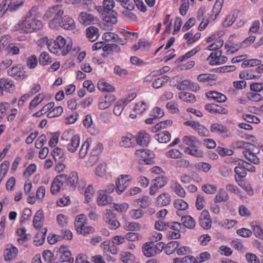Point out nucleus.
I'll return each instance as SVG.
<instances>
[{"label": "nucleus", "mask_w": 263, "mask_h": 263, "mask_svg": "<svg viewBox=\"0 0 263 263\" xmlns=\"http://www.w3.org/2000/svg\"><path fill=\"white\" fill-rule=\"evenodd\" d=\"M37 10L38 7L33 6L27 12L22 21L15 25V30L25 33H32L41 30L43 25L42 21L38 19Z\"/></svg>", "instance_id": "f257e3e1"}, {"label": "nucleus", "mask_w": 263, "mask_h": 263, "mask_svg": "<svg viewBox=\"0 0 263 263\" xmlns=\"http://www.w3.org/2000/svg\"><path fill=\"white\" fill-rule=\"evenodd\" d=\"M39 42L40 43L46 44L49 50L55 54L66 55L71 49L72 42L71 40L67 42L62 36L59 35L55 40L48 39L47 37L41 38Z\"/></svg>", "instance_id": "f03ea898"}, {"label": "nucleus", "mask_w": 263, "mask_h": 263, "mask_svg": "<svg viewBox=\"0 0 263 263\" xmlns=\"http://www.w3.org/2000/svg\"><path fill=\"white\" fill-rule=\"evenodd\" d=\"M64 14V11L60 6L56 5L49 8L44 14L43 18L44 20L47 21L52 17L49 22V26L50 28L54 29L57 28L59 25L58 21H59L61 16Z\"/></svg>", "instance_id": "7ed1b4c3"}, {"label": "nucleus", "mask_w": 263, "mask_h": 263, "mask_svg": "<svg viewBox=\"0 0 263 263\" xmlns=\"http://www.w3.org/2000/svg\"><path fill=\"white\" fill-rule=\"evenodd\" d=\"M164 243L159 242L155 244L153 242L146 243L142 247V251L145 256L148 257L160 254L164 249Z\"/></svg>", "instance_id": "20e7f679"}, {"label": "nucleus", "mask_w": 263, "mask_h": 263, "mask_svg": "<svg viewBox=\"0 0 263 263\" xmlns=\"http://www.w3.org/2000/svg\"><path fill=\"white\" fill-rule=\"evenodd\" d=\"M68 132L64 133L62 136V140L66 141L64 146H66L67 149L71 153H74L77 151L80 145V137L78 135H76L72 136L68 140Z\"/></svg>", "instance_id": "39448f33"}, {"label": "nucleus", "mask_w": 263, "mask_h": 263, "mask_svg": "<svg viewBox=\"0 0 263 263\" xmlns=\"http://www.w3.org/2000/svg\"><path fill=\"white\" fill-rule=\"evenodd\" d=\"M259 153L258 148L254 144H253V147L251 146L247 151H243L242 152L245 158L249 161L254 164H258L259 163V159L257 156Z\"/></svg>", "instance_id": "423d86ee"}, {"label": "nucleus", "mask_w": 263, "mask_h": 263, "mask_svg": "<svg viewBox=\"0 0 263 263\" xmlns=\"http://www.w3.org/2000/svg\"><path fill=\"white\" fill-rule=\"evenodd\" d=\"M131 178L128 175H121L116 181L115 190L118 194L123 193L129 185Z\"/></svg>", "instance_id": "0eeeda50"}, {"label": "nucleus", "mask_w": 263, "mask_h": 263, "mask_svg": "<svg viewBox=\"0 0 263 263\" xmlns=\"http://www.w3.org/2000/svg\"><path fill=\"white\" fill-rule=\"evenodd\" d=\"M65 180L66 179L64 174L57 176L54 179L51 185L50 191L51 194H56L61 190H64L65 186L64 184V182Z\"/></svg>", "instance_id": "6e6552de"}, {"label": "nucleus", "mask_w": 263, "mask_h": 263, "mask_svg": "<svg viewBox=\"0 0 263 263\" xmlns=\"http://www.w3.org/2000/svg\"><path fill=\"white\" fill-rule=\"evenodd\" d=\"M135 154L137 157H141L146 164L151 165L154 163L155 155L153 152L148 149H138L136 151Z\"/></svg>", "instance_id": "1a4fd4ad"}, {"label": "nucleus", "mask_w": 263, "mask_h": 263, "mask_svg": "<svg viewBox=\"0 0 263 263\" xmlns=\"http://www.w3.org/2000/svg\"><path fill=\"white\" fill-rule=\"evenodd\" d=\"M15 89V86L13 81L8 78H2L0 79V96L4 95V91L12 93Z\"/></svg>", "instance_id": "9d476101"}, {"label": "nucleus", "mask_w": 263, "mask_h": 263, "mask_svg": "<svg viewBox=\"0 0 263 263\" xmlns=\"http://www.w3.org/2000/svg\"><path fill=\"white\" fill-rule=\"evenodd\" d=\"M8 74L18 81H22L27 76L24 68L20 66H14L8 69Z\"/></svg>", "instance_id": "9b49d317"}, {"label": "nucleus", "mask_w": 263, "mask_h": 263, "mask_svg": "<svg viewBox=\"0 0 263 263\" xmlns=\"http://www.w3.org/2000/svg\"><path fill=\"white\" fill-rule=\"evenodd\" d=\"M57 22L59 24L57 26V28L59 27L66 30H73L75 28V23L73 20L67 15L61 16L59 21Z\"/></svg>", "instance_id": "f8f14e48"}, {"label": "nucleus", "mask_w": 263, "mask_h": 263, "mask_svg": "<svg viewBox=\"0 0 263 263\" xmlns=\"http://www.w3.org/2000/svg\"><path fill=\"white\" fill-rule=\"evenodd\" d=\"M116 100L114 95L108 94L99 99L98 107L100 109H105L109 107Z\"/></svg>", "instance_id": "ddd939ff"}, {"label": "nucleus", "mask_w": 263, "mask_h": 263, "mask_svg": "<svg viewBox=\"0 0 263 263\" xmlns=\"http://www.w3.org/2000/svg\"><path fill=\"white\" fill-rule=\"evenodd\" d=\"M23 3L22 1L21 3H18L15 0H3L0 5V8L5 12L8 10L13 12L16 10Z\"/></svg>", "instance_id": "4468645a"}, {"label": "nucleus", "mask_w": 263, "mask_h": 263, "mask_svg": "<svg viewBox=\"0 0 263 263\" xmlns=\"http://www.w3.org/2000/svg\"><path fill=\"white\" fill-rule=\"evenodd\" d=\"M66 180L64 182V184L66 187V185H69L71 190H74L78 182V175L76 172H71L69 175H64Z\"/></svg>", "instance_id": "2eb2a0df"}, {"label": "nucleus", "mask_w": 263, "mask_h": 263, "mask_svg": "<svg viewBox=\"0 0 263 263\" xmlns=\"http://www.w3.org/2000/svg\"><path fill=\"white\" fill-rule=\"evenodd\" d=\"M59 253L60 254V261L61 262H73V258L71 256V252L67 250L66 247L62 246L59 249Z\"/></svg>", "instance_id": "dca6fc26"}, {"label": "nucleus", "mask_w": 263, "mask_h": 263, "mask_svg": "<svg viewBox=\"0 0 263 263\" xmlns=\"http://www.w3.org/2000/svg\"><path fill=\"white\" fill-rule=\"evenodd\" d=\"M171 196L168 193L164 192L159 195L156 198V203L158 206H164L171 202Z\"/></svg>", "instance_id": "f3484780"}, {"label": "nucleus", "mask_w": 263, "mask_h": 263, "mask_svg": "<svg viewBox=\"0 0 263 263\" xmlns=\"http://www.w3.org/2000/svg\"><path fill=\"white\" fill-rule=\"evenodd\" d=\"M183 124L196 130L201 136H204L205 133L206 132V129L198 122L193 120L187 121L184 122Z\"/></svg>", "instance_id": "a211bd4d"}, {"label": "nucleus", "mask_w": 263, "mask_h": 263, "mask_svg": "<svg viewBox=\"0 0 263 263\" xmlns=\"http://www.w3.org/2000/svg\"><path fill=\"white\" fill-rule=\"evenodd\" d=\"M205 109L212 114H227L228 110L226 108L217 104L210 103L205 106Z\"/></svg>", "instance_id": "6ab92c4d"}, {"label": "nucleus", "mask_w": 263, "mask_h": 263, "mask_svg": "<svg viewBox=\"0 0 263 263\" xmlns=\"http://www.w3.org/2000/svg\"><path fill=\"white\" fill-rule=\"evenodd\" d=\"M106 13V15L103 19L104 25L110 27L117 23L118 14L116 11H111Z\"/></svg>", "instance_id": "aec40b11"}, {"label": "nucleus", "mask_w": 263, "mask_h": 263, "mask_svg": "<svg viewBox=\"0 0 263 263\" xmlns=\"http://www.w3.org/2000/svg\"><path fill=\"white\" fill-rule=\"evenodd\" d=\"M112 201V197L108 195L105 191H102L100 192L97 198L98 204L100 206L109 204L111 203Z\"/></svg>", "instance_id": "412c9836"}, {"label": "nucleus", "mask_w": 263, "mask_h": 263, "mask_svg": "<svg viewBox=\"0 0 263 263\" xmlns=\"http://www.w3.org/2000/svg\"><path fill=\"white\" fill-rule=\"evenodd\" d=\"M78 20L81 24L87 26L92 23L95 21V18L90 14L82 12L80 13Z\"/></svg>", "instance_id": "4be33fe9"}, {"label": "nucleus", "mask_w": 263, "mask_h": 263, "mask_svg": "<svg viewBox=\"0 0 263 263\" xmlns=\"http://www.w3.org/2000/svg\"><path fill=\"white\" fill-rule=\"evenodd\" d=\"M206 97L209 99H212L214 101L222 103L224 102L227 100L225 95L217 91H211L206 93Z\"/></svg>", "instance_id": "5701e85b"}, {"label": "nucleus", "mask_w": 263, "mask_h": 263, "mask_svg": "<svg viewBox=\"0 0 263 263\" xmlns=\"http://www.w3.org/2000/svg\"><path fill=\"white\" fill-rule=\"evenodd\" d=\"M44 219V213L41 210H38L33 218V224L34 227L36 229L41 228L43 225Z\"/></svg>", "instance_id": "b1692460"}, {"label": "nucleus", "mask_w": 263, "mask_h": 263, "mask_svg": "<svg viewBox=\"0 0 263 263\" xmlns=\"http://www.w3.org/2000/svg\"><path fill=\"white\" fill-rule=\"evenodd\" d=\"M136 140L139 145L146 146L149 142V136L145 132H140L138 134Z\"/></svg>", "instance_id": "393cba45"}, {"label": "nucleus", "mask_w": 263, "mask_h": 263, "mask_svg": "<svg viewBox=\"0 0 263 263\" xmlns=\"http://www.w3.org/2000/svg\"><path fill=\"white\" fill-rule=\"evenodd\" d=\"M182 141L187 145L192 147H197L201 145V142L193 136H185L182 138Z\"/></svg>", "instance_id": "a878e982"}, {"label": "nucleus", "mask_w": 263, "mask_h": 263, "mask_svg": "<svg viewBox=\"0 0 263 263\" xmlns=\"http://www.w3.org/2000/svg\"><path fill=\"white\" fill-rule=\"evenodd\" d=\"M18 253L17 249L11 245L9 248H7L4 251V256L6 260H10L15 258Z\"/></svg>", "instance_id": "bb28decb"}, {"label": "nucleus", "mask_w": 263, "mask_h": 263, "mask_svg": "<svg viewBox=\"0 0 263 263\" xmlns=\"http://www.w3.org/2000/svg\"><path fill=\"white\" fill-rule=\"evenodd\" d=\"M171 134L166 130L160 132L155 135V139L162 143L168 142L171 140Z\"/></svg>", "instance_id": "cd10ccee"}, {"label": "nucleus", "mask_w": 263, "mask_h": 263, "mask_svg": "<svg viewBox=\"0 0 263 263\" xmlns=\"http://www.w3.org/2000/svg\"><path fill=\"white\" fill-rule=\"evenodd\" d=\"M173 204L174 207L178 210L176 214L178 216H180V212L181 211H184L189 207L188 203L181 199H176Z\"/></svg>", "instance_id": "c85d7f7f"}, {"label": "nucleus", "mask_w": 263, "mask_h": 263, "mask_svg": "<svg viewBox=\"0 0 263 263\" xmlns=\"http://www.w3.org/2000/svg\"><path fill=\"white\" fill-rule=\"evenodd\" d=\"M86 34L90 42H93L96 41L99 36V29L94 26H90L86 29Z\"/></svg>", "instance_id": "c756f323"}, {"label": "nucleus", "mask_w": 263, "mask_h": 263, "mask_svg": "<svg viewBox=\"0 0 263 263\" xmlns=\"http://www.w3.org/2000/svg\"><path fill=\"white\" fill-rule=\"evenodd\" d=\"M86 217L84 215L81 214L77 216L74 221V227L77 233L80 230H82L83 227H84L86 223Z\"/></svg>", "instance_id": "7c9ffc66"}, {"label": "nucleus", "mask_w": 263, "mask_h": 263, "mask_svg": "<svg viewBox=\"0 0 263 263\" xmlns=\"http://www.w3.org/2000/svg\"><path fill=\"white\" fill-rule=\"evenodd\" d=\"M228 199L229 196L228 193L223 189H221L216 195L214 199V201L215 203H219L227 201Z\"/></svg>", "instance_id": "2f4dec72"}, {"label": "nucleus", "mask_w": 263, "mask_h": 263, "mask_svg": "<svg viewBox=\"0 0 263 263\" xmlns=\"http://www.w3.org/2000/svg\"><path fill=\"white\" fill-rule=\"evenodd\" d=\"M179 246L178 241H172L168 242L166 246H164V252L167 255L173 254Z\"/></svg>", "instance_id": "473e14b6"}, {"label": "nucleus", "mask_w": 263, "mask_h": 263, "mask_svg": "<svg viewBox=\"0 0 263 263\" xmlns=\"http://www.w3.org/2000/svg\"><path fill=\"white\" fill-rule=\"evenodd\" d=\"M97 86L98 89L103 92H114L115 90L114 86L103 80L99 81Z\"/></svg>", "instance_id": "72a5a7b5"}, {"label": "nucleus", "mask_w": 263, "mask_h": 263, "mask_svg": "<svg viewBox=\"0 0 263 263\" xmlns=\"http://www.w3.org/2000/svg\"><path fill=\"white\" fill-rule=\"evenodd\" d=\"M210 130L212 133L222 134L228 132L227 127L218 123H214L211 125Z\"/></svg>", "instance_id": "f704fd0d"}, {"label": "nucleus", "mask_w": 263, "mask_h": 263, "mask_svg": "<svg viewBox=\"0 0 263 263\" xmlns=\"http://www.w3.org/2000/svg\"><path fill=\"white\" fill-rule=\"evenodd\" d=\"M181 222L183 226L188 229H193L196 226L195 220L192 217L189 215L182 217Z\"/></svg>", "instance_id": "c9c22d12"}, {"label": "nucleus", "mask_w": 263, "mask_h": 263, "mask_svg": "<svg viewBox=\"0 0 263 263\" xmlns=\"http://www.w3.org/2000/svg\"><path fill=\"white\" fill-rule=\"evenodd\" d=\"M238 16V12L233 11L231 12L225 18L223 22V26L226 27L231 26L235 21Z\"/></svg>", "instance_id": "e433bc0d"}, {"label": "nucleus", "mask_w": 263, "mask_h": 263, "mask_svg": "<svg viewBox=\"0 0 263 263\" xmlns=\"http://www.w3.org/2000/svg\"><path fill=\"white\" fill-rule=\"evenodd\" d=\"M134 137L131 134H127L121 138L120 145L124 147H129L132 146Z\"/></svg>", "instance_id": "4c0bfd02"}, {"label": "nucleus", "mask_w": 263, "mask_h": 263, "mask_svg": "<svg viewBox=\"0 0 263 263\" xmlns=\"http://www.w3.org/2000/svg\"><path fill=\"white\" fill-rule=\"evenodd\" d=\"M169 79V77L164 75L156 79L153 83L152 86L155 89H158L165 84Z\"/></svg>", "instance_id": "58836bf2"}, {"label": "nucleus", "mask_w": 263, "mask_h": 263, "mask_svg": "<svg viewBox=\"0 0 263 263\" xmlns=\"http://www.w3.org/2000/svg\"><path fill=\"white\" fill-rule=\"evenodd\" d=\"M123 227L125 230L130 231H139L141 228V225L139 223L130 221H126Z\"/></svg>", "instance_id": "ea45409f"}, {"label": "nucleus", "mask_w": 263, "mask_h": 263, "mask_svg": "<svg viewBox=\"0 0 263 263\" xmlns=\"http://www.w3.org/2000/svg\"><path fill=\"white\" fill-rule=\"evenodd\" d=\"M222 53V52L221 50H217L214 52H212L207 58V60L209 61V64L211 65H217V64H214V63H218L219 60L218 59Z\"/></svg>", "instance_id": "a19ab883"}, {"label": "nucleus", "mask_w": 263, "mask_h": 263, "mask_svg": "<svg viewBox=\"0 0 263 263\" xmlns=\"http://www.w3.org/2000/svg\"><path fill=\"white\" fill-rule=\"evenodd\" d=\"M172 190L179 196L184 197L186 195V192L183 187L178 182L175 181L172 186Z\"/></svg>", "instance_id": "79ce46f5"}, {"label": "nucleus", "mask_w": 263, "mask_h": 263, "mask_svg": "<svg viewBox=\"0 0 263 263\" xmlns=\"http://www.w3.org/2000/svg\"><path fill=\"white\" fill-rule=\"evenodd\" d=\"M233 148H241L243 151H247L251 146L253 147V144L243 141H236L232 143Z\"/></svg>", "instance_id": "37998d69"}, {"label": "nucleus", "mask_w": 263, "mask_h": 263, "mask_svg": "<svg viewBox=\"0 0 263 263\" xmlns=\"http://www.w3.org/2000/svg\"><path fill=\"white\" fill-rule=\"evenodd\" d=\"M179 99L186 102L193 103L196 101V98L194 95L187 92H183L179 94Z\"/></svg>", "instance_id": "c03bdc74"}, {"label": "nucleus", "mask_w": 263, "mask_h": 263, "mask_svg": "<svg viewBox=\"0 0 263 263\" xmlns=\"http://www.w3.org/2000/svg\"><path fill=\"white\" fill-rule=\"evenodd\" d=\"M39 62L40 64L46 66L51 63L52 61L49 54L46 52H42L40 55Z\"/></svg>", "instance_id": "a18cd8bd"}, {"label": "nucleus", "mask_w": 263, "mask_h": 263, "mask_svg": "<svg viewBox=\"0 0 263 263\" xmlns=\"http://www.w3.org/2000/svg\"><path fill=\"white\" fill-rule=\"evenodd\" d=\"M92 8H96L99 13H106V9L104 8L103 5L102 6H96L91 0H87L86 3L84 4V8L90 10Z\"/></svg>", "instance_id": "49530a36"}, {"label": "nucleus", "mask_w": 263, "mask_h": 263, "mask_svg": "<svg viewBox=\"0 0 263 263\" xmlns=\"http://www.w3.org/2000/svg\"><path fill=\"white\" fill-rule=\"evenodd\" d=\"M46 232L47 229H43L41 232L37 233L34 239V242L36 243V245H41L44 242Z\"/></svg>", "instance_id": "de8ad7c7"}, {"label": "nucleus", "mask_w": 263, "mask_h": 263, "mask_svg": "<svg viewBox=\"0 0 263 263\" xmlns=\"http://www.w3.org/2000/svg\"><path fill=\"white\" fill-rule=\"evenodd\" d=\"M217 77L215 74L210 73H202L197 77V80L201 82H206L211 80H216Z\"/></svg>", "instance_id": "09e8293b"}, {"label": "nucleus", "mask_w": 263, "mask_h": 263, "mask_svg": "<svg viewBox=\"0 0 263 263\" xmlns=\"http://www.w3.org/2000/svg\"><path fill=\"white\" fill-rule=\"evenodd\" d=\"M90 140L87 139L82 145L79 151V157L83 158L87 154L88 148L90 146Z\"/></svg>", "instance_id": "8fccbe9b"}, {"label": "nucleus", "mask_w": 263, "mask_h": 263, "mask_svg": "<svg viewBox=\"0 0 263 263\" xmlns=\"http://www.w3.org/2000/svg\"><path fill=\"white\" fill-rule=\"evenodd\" d=\"M137 204L140 208L145 209L149 206L151 203V200L148 197L144 196L137 199L135 201Z\"/></svg>", "instance_id": "3c124183"}, {"label": "nucleus", "mask_w": 263, "mask_h": 263, "mask_svg": "<svg viewBox=\"0 0 263 263\" xmlns=\"http://www.w3.org/2000/svg\"><path fill=\"white\" fill-rule=\"evenodd\" d=\"M154 181L155 182L156 186L161 189L166 185L168 179L165 176H159L156 177Z\"/></svg>", "instance_id": "603ef678"}, {"label": "nucleus", "mask_w": 263, "mask_h": 263, "mask_svg": "<svg viewBox=\"0 0 263 263\" xmlns=\"http://www.w3.org/2000/svg\"><path fill=\"white\" fill-rule=\"evenodd\" d=\"M52 155L55 161L62 162L64 160V156L63 150L59 148H55L52 152Z\"/></svg>", "instance_id": "864d4df0"}, {"label": "nucleus", "mask_w": 263, "mask_h": 263, "mask_svg": "<svg viewBox=\"0 0 263 263\" xmlns=\"http://www.w3.org/2000/svg\"><path fill=\"white\" fill-rule=\"evenodd\" d=\"M202 190L206 194H214L217 192V189L216 185L210 184H204L201 187Z\"/></svg>", "instance_id": "5fc2aeb1"}, {"label": "nucleus", "mask_w": 263, "mask_h": 263, "mask_svg": "<svg viewBox=\"0 0 263 263\" xmlns=\"http://www.w3.org/2000/svg\"><path fill=\"white\" fill-rule=\"evenodd\" d=\"M121 259L124 263H133L134 256L129 252H124L121 254Z\"/></svg>", "instance_id": "6e6d98bb"}, {"label": "nucleus", "mask_w": 263, "mask_h": 263, "mask_svg": "<svg viewBox=\"0 0 263 263\" xmlns=\"http://www.w3.org/2000/svg\"><path fill=\"white\" fill-rule=\"evenodd\" d=\"M243 119L247 122L257 124L260 122L259 119L253 115L243 114L242 115Z\"/></svg>", "instance_id": "4d7b16f0"}, {"label": "nucleus", "mask_w": 263, "mask_h": 263, "mask_svg": "<svg viewBox=\"0 0 263 263\" xmlns=\"http://www.w3.org/2000/svg\"><path fill=\"white\" fill-rule=\"evenodd\" d=\"M38 60L37 57L33 54L29 57L27 60V66L30 69H34L37 64Z\"/></svg>", "instance_id": "13d9d810"}, {"label": "nucleus", "mask_w": 263, "mask_h": 263, "mask_svg": "<svg viewBox=\"0 0 263 263\" xmlns=\"http://www.w3.org/2000/svg\"><path fill=\"white\" fill-rule=\"evenodd\" d=\"M147 108V105L146 103L144 102H140L137 103L135 105V107L134 108V111L136 112V114H142L144 111H145Z\"/></svg>", "instance_id": "bf43d9fd"}, {"label": "nucleus", "mask_w": 263, "mask_h": 263, "mask_svg": "<svg viewBox=\"0 0 263 263\" xmlns=\"http://www.w3.org/2000/svg\"><path fill=\"white\" fill-rule=\"evenodd\" d=\"M231 246L235 249L242 252H244L246 250V248L244 247L242 242L238 239L232 240L231 242Z\"/></svg>", "instance_id": "052dcab7"}, {"label": "nucleus", "mask_w": 263, "mask_h": 263, "mask_svg": "<svg viewBox=\"0 0 263 263\" xmlns=\"http://www.w3.org/2000/svg\"><path fill=\"white\" fill-rule=\"evenodd\" d=\"M182 155L183 154L177 149H172L166 153L167 157L174 159L181 158Z\"/></svg>", "instance_id": "680f3d73"}, {"label": "nucleus", "mask_w": 263, "mask_h": 263, "mask_svg": "<svg viewBox=\"0 0 263 263\" xmlns=\"http://www.w3.org/2000/svg\"><path fill=\"white\" fill-rule=\"evenodd\" d=\"M174 165L176 167L186 168L190 166V163L189 160L185 159H180L177 160Z\"/></svg>", "instance_id": "e2e57ef3"}, {"label": "nucleus", "mask_w": 263, "mask_h": 263, "mask_svg": "<svg viewBox=\"0 0 263 263\" xmlns=\"http://www.w3.org/2000/svg\"><path fill=\"white\" fill-rule=\"evenodd\" d=\"M247 98L249 100L254 102H258L262 100V97L260 94L253 91L248 92Z\"/></svg>", "instance_id": "0e129e2a"}, {"label": "nucleus", "mask_w": 263, "mask_h": 263, "mask_svg": "<svg viewBox=\"0 0 263 263\" xmlns=\"http://www.w3.org/2000/svg\"><path fill=\"white\" fill-rule=\"evenodd\" d=\"M106 164L102 163L99 165L96 169V174L100 177H103L106 174Z\"/></svg>", "instance_id": "69168bd1"}, {"label": "nucleus", "mask_w": 263, "mask_h": 263, "mask_svg": "<svg viewBox=\"0 0 263 263\" xmlns=\"http://www.w3.org/2000/svg\"><path fill=\"white\" fill-rule=\"evenodd\" d=\"M250 90L255 92H260L263 90V83H252L250 85Z\"/></svg>", "instance_id": "338daca9"}, {"label": "nucleus", "mask_w": 263, "mask_h": 263, "mask_svg": "<svg viewBox=\"0 0 263 263\" xmlns=\"http://www.w3.org/2000/svg\"><path fill=\"white\" fill-rule=\"evenodd\" d=\"M246 260L249 263H260L257 256L252 253H247L245 255Z\"/></svg>", "instance_id": "774afa93"}]
</instances>
